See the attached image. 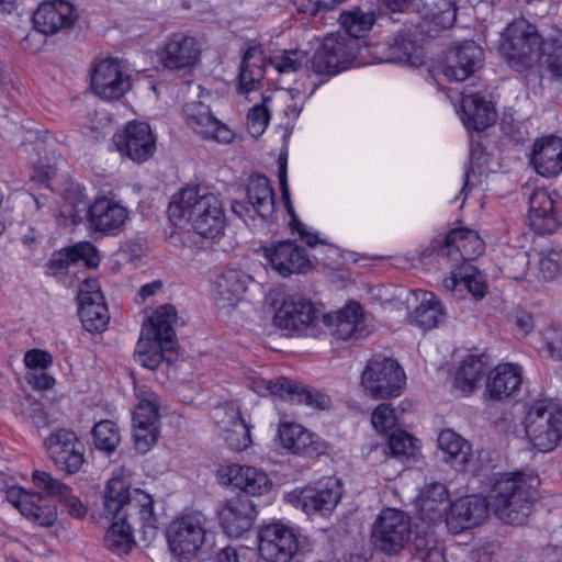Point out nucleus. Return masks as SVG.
<instances>
[{
	"label": "nucleus",
	"instance_id": "f257e3e1",
	"mask_svg": "<svg viewBox=\"0 0 562 562\" xmlns=\"http://www.w3.org/2000/svg\"><path fill=\"white\" fill-rule=\"evenodd\" d=\"M168 214L175 224L189 223L204 238L216 239L225 227V213L220 196L200 187L182 189L170 202Z\"/></svg>",
	"mask_w": 562,
	"mask_h": 562
},
{
	"label": "nucleus",
	"instance_id": "f03ea898",
	"mask_svg": "<svg viewBox=\"0 0 562 562\" xmlns=\"http://www.w3.org/2000/svg\"><path fill=\"white\" fill-rule=\"evenodd\" d=\"M538 485L539 479L536 475L506 473L495 480L487 503L502 521L522 525L531 513Z\"/></svg>",
	"mask_w": 562,
	"mask_h": 562
},
{
	"label": "nucleus",
	"instance_id": "7ed1b4c3",
	"mask_svg": "<svg viewBox=\"0 0 562 562\" xmlns=\"http://www.w3.org/2000/svg\"><path fill=\"white\" fill-rule=\"evenodd\" d=\"M104 513L134 528H157L151 495L139 488L131 490L128 482L116 473L108 481L104 490Z\"/></svg>",
	"mask_w": 562,
	"mask_h": 562
},
{
	"label": "nucleus",
	"instance_id": "20e7f679",
	"mask_svg": "<svg viewBox=\"0 0 562 562\" xmlns=\"http://www.w3.org/2000/svg\"><path fill=\"white\" fill-rule=\"evenodd\" d=\"M548 45L536 25L517 19L503 32L499 50L514 70L524 72L539 63Z\"/></svg>",
	"mask_w": 562,
	"mask_h": 562
},
{
	"label": "nucleus",
	"instance_id": "39448f33",
	"mask_svg": "<svg viewBox=\"0 0 562 562\" xmlns=\"http://www.w3.org/2000/svg\"><path fill=\"white\" fill-rule=\"evenodd\" d=\"M524 429L530 443L549 452L562 442V405L551 400L532 403L524 418Z\"/></svg>",
	"mask_w": 562,
	"mask_h": 562
},
{
	"label": "nucleus",
	"instance_id": "423d86ee",
	"mask_svg": "<svg viewBox=\"0 0 562 562\" xmlns=\"http://www.w3.org/2000/svg\"><path fill=\"white\" fill-rule=\"evenodd\" d=\"M205 517L201 513L182 515L166 529L169 551L177 562H195L205 540Z\"/></svg>",
	"mask_w": 562,
	"mask_h": 562
},
{
	"label": "nucleus",
	"instance_id": "0eeeda50",
	"mask_svg": "<svg viewBox=\"0 0 562 562\" xmlns=\"http://www.w3.org/2000/svg\"><path fill=\"white\" fill-rule=\"evenodd\" d=\"M405 381V373L397 361L381 355L368 361L361 375L363 390L375 398L398 396Z\"/></svg>",
	"mask_w": 562,
	"mask_h": 562
},
{
	"label": "nucleus",
	"instance_id": "6e6552de",
	"mask_svg": "<svg viewBox=\"0 0 562 562\" xmlns=\"http://www.w3.org/2000/svg\"><path fill=\"white\" fill-rule=\"evenodd\" d=\"M137 404L133 412V438L135 448L146 453L158 438L160 397L145 386L135 387Z\"/></svg>",
	"mask_w": 562,
	"mask_h": 562
},
{
	"label": "nucleus",
	"instance_id": "1a4fd4ad",
	"mask_svg": "<svg viewBox=\"0 0 562 562\" xmlns=\"http://www.w3.org/2000/svg\"><path fill=\"white\" fill-rule=\"evenodd\" d=\"M411 519L404 512L386 508L376 517L372 527V542L386 554L400 553L411 539Z\"/></svg>",
	"mask_w": 562,
	"mask_h": 562
},
{
	"label": "nucleus",
	"instance_id": "9d476101",
	"mask_svg": "<svg viewBox=\"0 0 562 562\" xmlns=\"http://www.w3.org/2000/svg\"><path fill=\"white\" fill-rule=\"evenodd\" d=\"M356 43L346 34H330L312 58V69L317 75L333 76L346 69L355 58Z\"/></svg>",
	"mask_w": 562,
	"mask_h": 562
},
{
	"label": "nucleus",
	"instance_id": "9b49d317",
	"mask_svg": "<svg viewBox=\"0 0 562 562\" xmlns=\"http://www.w3.org/2000/svg\"><path fill=\"white\" fill-rule=\"evenodd\" d=\"M232 212L246 224L256 216L269 217L274 211V193L267 177L254 175L248 179L246 201H233Z\"/></svg>",
	"mask_w": 562,
	"mask_h": 562
},
{
	"label": "nucleus",
	"instance_id": "f8f14e48",
	"mask_svg": "<svg viewBox=\"0 0 562 562\" xmlns=\"http://www.w3.org/2000/svg\"><path fill=\"white\" fill-rule=\"evenodd\" d=\"M274 324L296 335L317 337L318 310L308 300L289 297L283 301L274 315Z\"/></svg>",
	"mask_w": 562,
	"mask_h": 562
},
{
	"label": "nucleus",
	"instance_id": "ddd939ff",
	"mask_svg": "<svg viewBox=\"0 0 562 562\" xmlns=\"http://www.w3.org/2000/svg\"><path fill=\"white\" fill-rule=\"evenodd\" d=\"M251 389L260 395H274L296 404L325 409L329 405V397L318 391L301 386L286 378L265 380L254 378Z\"/></svg>",
	"mask_w": 562,
	"mask_h": 562
},
{
	"label": "nucleus",
	"instance_id": "4468645a",
	"mask_svg": "<svg viewBox=\"0 0 562 562\" xmlns=\"http://www.w3.org/2000/svg\"><path fill=\"white\" fill-rule=\"evenodd\" d=\"M342 496V485L335 476L325 477L314 485L303 487L296 497V507L307 515L328 516Z\"/></svg>",
	"mask_w": 562,
	"mask_h": 562
},
{
	"label": "nucleus",
	"instance_id": "2eb2a0df",
	"mask_svg": "<svg viewBox=\"0 0 562 562\" xmlns=\"http://www.w3.org/2000/svg\"><path fill=\"white\" fill-rule=\"evenodd\" d=\"M44 445L59 470L74 474L81 469L85 448L72 430L57 429L45 439Z\"/></svg>",
	"mask_w": 562,
	"mask_h": 562
},
{
	"label": "nucleus",
	"instance_id": "dca6fc26",
	"mask_svg": "<svg viewBox=\"0 0 562 562\" xmlns=\"http://www.w3.org/2000/svg\"><path fill=\"white\" fill-rule=\"evenodd\" d=\"M299 542L293 529L280 524H269L259 533V553L269 562H290L297 552Z\"/></svg>",
	"mask_w": 562,
	"mask_h": 562
},
{
	"label": "nucleus",
	"instance_id": "f3484780",
	"mask_svg": "<svg viewBox=\"0 0 562 562\" xmlns=\"http://www.w3.org/2000/svg\"><path fill=\"white\" fill-rule=\"evenodd\" d=\"M91 88L104 100H117L130 90L131 80L117 59L106 58L95 65Z\"/></svg>",
	"mask_w": 562,
	"mask_h": 562
},
{
	"label": "nucleus",
	"instance_id": "a211bd4d",
	"mask_svg": "<svg viewBox=\"0 0 562 562\" xmlns=\"http://www.w3.org/2000/svg\"><path fill=\"white\" fill-rule=\"evenodd\" d=\"M187 125L205 139L228 144L234 139V132L218 121L210 108L202 102H190L183 106Z\"/></svg>",
	"mask_w": 562,
	"mask_h": 562
},
{
	"label": "nucleus",
	"instance_id": "6ab92c4d",
	"mask_svg": "<svg viewBox=\"0 0 562 562\" xmlns=\"http://www.w3.org/2000/svg\"><path fill=\"white\" fill-rule=\"evenodd\" d=\"M117 150L136 162L147 160L155 151L156 139L148 124L131 122L114 135Z\"/></svg>",
	"mask_w": 562,
	"mask_h": 562
},
{
	"label": "nucleus",
	"instance_id": "aec40b11",
	"mask_svg": "<svg viewBox=\"0 0 562 562\" xmlns=\"http://www.w3.org/2000/svg\"><path fill=\"white\" fill-rule=\"evenodd\" d=\"M490 505L482 496L471 495L456 499L446 514V524L452 533L480 525L488 515Z\"/></svg>",
	"mask_w": 562,
	"mask_h": 562
},
{
	"label": "nucleus",
	"instance_id": "412c9836",
	"mask_svg": "<svg viewBox=\"0 0 562 562\" xmlns=\"http://www.w3.org/2000/svg\"><path fill=\"white\" fill-rule=\"evenodd\" d=\"M79 315L88 331H102L110 321L108 307L95 281H87L78 293Z\"/></svg>",
	"mask_w": 562,
	"mask_h": 562
},
{
	"label": "nucleus",
	"instance_id": "4be33fe9",
	"mask_svg": "<svg viewBox=\"0 0 562 562\" xmlns=\"http://www.w3.org/2000/svg\"><path fill=\"white\" fill-rule=\"evenodd\" d=\"M483 56V49L479 45L467 41L449 52L442 74L451 81H463L481 69Z\"/></svg>",
	"mask_w": 562,
	"mask_h": 562
},
{
	"label": "nucleus",
	"instance_id": "5701e85b",
	"mask_svg": "<svg viewBox=\"0 0 562 562\" xmlns=\"http://www.w3.org/2000/svg\"><path fill=\"white\" fill-rule=\"evenodd\" d=\"M263 254L272 269L282 277L303 273L311 266L304 248L289 240L279 241L274 246L266 247Z\"/></svg>",
	"mask_w": 562,
	"mask_h": 562
},
{
	"label": "nucleus",
	"instance_id": "b1692460",
	"mask_svg": "<svg viewBox=\"0 0 562 562\" xmlns=\"http://www.w3.org/2000/svg\"><path fill=\"white\" fill-rule=\"evenodd\" d=\"M255 517V504L245 496L225 502L218 513L223 529L229 537L235 538L240 537L251 528Z\"/></svg>",
	"mask_w": 562,
	"mask_h": 562
},
{
	"label": "nucleus",
	"instance_id": "393cba45",
	"mask_svg": "<svg viewBox=\"0 0 562 562\" xmlns=\"http://www.w3.org/2000/svg\"><path fill=\"white\" fill-rule=\"evenodd\" d=\"M76 19L72 4L64 0H45L33 14V23L43 34H55L70 26Z\"/></svg>",
	"mask_w": 562,
	"mask_h": 562
},
{
	"label": "nucleus",
	"instance_id": "a878e982",
	"mask_svg": "<svg viewBox=\"0 0 562 562\" xmlns=\"http://www.w3.org/2000/svg\"><path fill=\"white\" fill-rule=\"evenodd\" d=\"M128 218L127 210L106 198L98 199L89 207L88 222L91 229L109 235L121 232Z\"/></svg>",
	"mask_w": 562,
	"mask_h": 562
},
{
	"label": "nucleus",
	"instance_id": "bb28decb",
	"mask_svg": "<svg viewBox=\"0 0 562 562\" xmlns=\"http://www.w3.org/2000/svg\"><path fill=\"white\" fill-rule=\"evenodd\" d=\"M220 473L221 479L226 480L225 483L248 495H262L271 487V481L267 473L255 467L234 463L223 467Z\"/></svg>",
	"mask_w": 562,
	"mask_h": 562
},
{
	"label": "nucleus",
	"instance_id": "cd10ccee",
	"mask_svg": "<svg viewBox=\"0 0 562 562\" xmlns=\"http://www.w3.org/2000/svg\"><path fill=\"white\" fill-rule=\"evenodd\" d=\"M217 427L227 446L235 451H240L251 443L250 430L235 406L218 408L215 412Z\"/></svg>",
	"mask_w": 562,
	"mask_h": 562
},
{
	"label": "nucleus",
	"instance_id": "c85d7f7f",
	"mask_svg": "<svg viewBox=\"0 0 562 562\" xmlns=\"http://www.w3.org/2000/svg\"><path fill=\"white\" fill-rule=\"evenodd\" d=\"M531 165L542 177L558 176L562 171V139L547 136L536 140Z\"/></svg>",
	"mask_w": 562,
	"mask_h": 562
},
{
	"label": "nucleus",
	"instance_id": "c756f323",
	"mask_svg": "<svg viewBox=\"0 0 562 562\" xmlns=\"http://www.w3.org/2000/svg\"><path fill=\"white\" fill-rule=\"evenodd\" d=\"M457 12V4L453 0H427L420 9V26L429 36L434 37L454 24Z\"/></svg>",
	"mask_w": 562,
	"mask_h": 562
},
{
	"label": "nucleus",
	"instance_id": "7c9ffc66",
	"mask_svg": "<svg viewBox=\"0 0 562 562\" xmlns=\"http://www.w3.org/2000/svg\"><path fill=\"white\" fill-rule=\"evenodd\" d=\"M200 46L194 37L173 35L166 44L161 60L166 68H191L200 59Z\"/></svg>",
	"mask_w": 562,
	"mask_h": 562
},
{
	"label": "nucleus",
	"instance_id": "2f4dec72",
	"mask_svg": "<svg viewBox=\"0 0 562 562\" xmlns=\"http://www.w3.org/2000/svg\"><path fill=\"white\" fill-rule=\"evenodd\" d=\"M251 277L238 269L223 271L214 282L215 300L220 308L234 307L244 296Z\"/></svg>",
	"mask_w": 562,
	"mask_h": 562
},
{
	"label": "nucleus",
	"instance_id": "473e14b6",
	"mask_svg": "<svg viewBox=\"0 0 562 562\" xmlns=\"http://www.w3.org/2000/svg\"><path fill=\"white\" fill-rule=\"evenodd\" d=\"M528 222L537 234L554 233L560 222L554 213L553 200L546 190H535L529 198Z\"/></svg>",
	"mask_w": 562,
	"mask_h": 562
},
{
	"label": "nucleus",
	"instance_id": "72a5a7b5",
	"mask_svg": "<svg viewBox=\"0 0 562 562\" xmlns=\"http://www.w3.org/2000/svg\"><path fill=\"white\" fill-rule=\"evenodd\" d=\"M33 482L38 490L47 495L58 498L59 503L67 509L68 514L80 518L87 513L86 506L72 494L71 488L65 483L52 476L46 471H34Z\"/></svg>",
	"mask_w": 562,
	"mask_h": 562
},
{
	"label": "nucleus",
	"instance_id": "f704fd0d",
	"mask_svg": "<svg viewBox=\"0 0 562 562\" xmlns=\"http://www.w3.org/2000/svg\"><path fill=\"white\" fill-rule=\"evenodd\" d=\"M483 250L484 244L475 231L457 228L446 236V244L441 251L443 256H453L456 262L459 260L470 262Z\"/></svg>",
	"mask_w": 562,
	"mask_h": 562
},
{
	"label": "nucleus",
	"instance_id": "c9c22d12",
	"mask_svg": "<svg viewBox=\"0 0 562 562\" xmlns=\"http://www.w3.org/2000/svg\"><path fill=\"white\" fill-rule=\"evenodd\" d=\"M177 319V312L171 305L158 307L148 324L142 328L140 336L154 340H159L168 350H173L177 346L176 331L173 324Z\"/></svg>",
	"mask_w": 562,
	"mask_h": 562
},
{
	"label": "nucleus",
	"instance_id": "e433bc0d",
	"mask_svg": "<svg viewBox=\"0 0 562 562\" xmlns=\"http://www.w3.org/2000/svg\"><path fill=\"white\" fill-rule=\"evenodd\" d=\"M322 321L327 326H335L336 331L334 335L342 340L349 338L359 339L366 335L362 327V308L355 302L336 313L324 314Z\"/></svg>",
	"mask_w": 562,
	"mask_h": 562
},
{
	"label": "nucleus",
	"instance_id": "4c0bfd02",
	"mask_svg": "<svg viewBox=\"0 0 562 562\" xmlns=\"http://www.w3.org/2000/svg\"><path fill=\"white\" fill-rule=\"evenodd\" d=\"M461 117L468 130L481 132L495 123L496 111L479 93L463 94Z\"/></svg>",
	"mask_w": 562,
	"mask_h": 562
},
{
	"label": "nucleus",
	"instance_id": "58836bf2",
	"mask_svg": "<svg viewBox=\"0 0 562 562\" xmlns=\"http://www.w3.org/2000/svg\"><path fill=\"white\" fill-rule=\"evenodd\" d=\"M438 447L445 454L443 460L457 471L464 470L472 457L470 442L451 429L442 430L437 439Z\"/></svg>",
	"mask_w": 562,
	"mask_h": 562
},
{
	"label": "nucleus",
	"instance_id": "ea45409f",
	"mask_svg": "<svg viewBox=\"0 0 562 562\" xmlns=\"http://www.w3.org/2000/svg\"><path fill=\"white\" fill-rule=\"evenodd\" d=\"M520 383L521 373L518 367L510 363L498 364L488 376L486 393L493 400H502L512 395Z\"/></svg>",
	"mask_w": 562,
	"mask_h": 562
},
{
	"label": "nucleus",
	"instance_id": "a19ab883",
	"mask_svg": "<svg viewBox=\"0 0 562 562\" xmlns=\"http://www.w3.org/2000/svg\"><path fill=\"white\" fill-rule=\"evenodd\" d=\"M419 304L409 316V322L424 329H432L446 318V310L434 293L427 291L415 292Z\"/></svg>",
	"mask_w": 562,
	"mask_h": 562
},
{
	"label": "nucleus",
	"instance_id": "79ce46f5",
	"mask_svg": "<svg viewBox=\"0 0 562 562\" xmlns=\"http://www.w3.org/2000/svg\"><path fill=\"white\" fill-rule=\"evenodd\" d=\"M443 286L448 291L464 288L477 299L483 297L486 292L483 276L470 262H462L460 266L453 267L450 277L443 280Z\"/></svg>",
	"mask_w": 562,
	"mask_h": 562
},
{
	"label": "nucleus",
	"instance_id": "37998d69",
	"mask_svg": "<svg viewBox=\"0 0 562 562\" xmlns=\"http://www.w3.org/2000/svg\"><path fill=\"white\" fill-rule=\"evenodd\" d=\"M79 260H83L90 267H97L99 256L95 247L90 243H80L55 251L48 261V269L53 274H56Z\"/></svg>",
	"mask_w": 562,
	"mask_h": 562
},
{
	"label": "nucleus",
	"instance_id": "c03bdc74",
	"mask_svg": "<svg viewBox=\"0 0 562 562\" xmlns=\"http://www.w3.org/2000/svg\"><path fill=\"white\" fill-rule=\"evenodd\" d=\"M448 490L445 484L430 483L419 494V509L423 516L431 521L440 519L446 510Z\"/></svg>",
	"mask_w": 562,
	"mask_h": 562
},
{
	"label": "nucleus",
	"instance_id": "a18cd8bd",
	"mask_svg": "<svg viewBox=\"0 0 562 562\" xmlns=\"http://www.w3.org/2000/svg\"><path fill=\"white\" fill-rule=\"evenodd\" d=\"M487 363L483 357L470 355L463 359L454 378V386L464 394L471 393L482 380Z\"/></svg>",
	"mask_w": 562,
	"mask_h": 562
},
{
	"label": "nucleus",
	"instance_id": "49530a36",
	"mask_svg": "<svg viewBox=\"0 0 562 562\" xmlns=\"http://www.w3.org/2000/svg\"><path fill=\"white\" fill-rule=\"evenodd\" d=\"M383 60L387 63H407L412 66H417L424 61V49L411 36L398 34L394 38L393 44L390 45V53Z\"/></svg>",
	"mask_w": 562,
	"mask_h": 562
},
{
	"label": "nucleus",
	"instance_id": "de8ad7c7",
	"mask_svg": "<svg viewBox=\"0 0 562 562\" xmlns=\"http://www.w3.org/2000/svg\"><path fill=\"white\" fill-rule=\"evenodd\" d=\"M337 20L347 32V37L355 41L357 44V37L371 30L376 16L374 11H364L360 8H356L350 11L341 12Z\"/></svg>",
	"mask_w": 562,
	"mask_h": 562
},
{
	"label": "nucleus",
	"instance_id": "09e8293b",
	"mask_svg": "<svg viewBox=\"0 0 562 562\" xmlns=\"http://www.w3.org/2000/svg\"><path fill=\"white\" fill-rule=\"evenodd\" d=\"M112 524L104 537L105 547L114 553L126 554L135 544L133 538L134 527L120 519H112Z\"/></svg>",
	"mask_w": 562,
	"mask_h": 562
},
{
	"label": "nucleus",
	"instance_id": "8fccbe9b",
	"mask_svg": "<svg viewBox=\"0 0 562 562\" xmlns=\"http://www.w3.org/2000/svg\"><path fill=\"white\" fill-rule=\"evenodd\" d=\"M22 515L35 525L41 527H50L57 519L56 507L49 504L41 493H34L30 502L24 505Z\"/></svg>",
	"mask_w": 562,
	"mask_h": 562
},
{
	"label": "nucleus",
	"instance_id": "3c124183",
	"mask_svg": "<svg viewBox=\"0 0 562 562\" xmlns=\"http://www.w3.org/2000/svg\"><path fill=\"white\" fill-rule=\"evenodd\" d=\"M93 443L97 449L112 453L121 443V432L117 425L109 419L101 420L92 428Z\"/></svg>",
	"mask_w": 562,
	"mask_h": 562
},
{
	"label": "nucleus",
	"instance_id": "603ef678",
	"mask_svg": "<svg viewBox=\"0 0 562 562\" xmlns=\"http://www.w3.org/2000/svg\"><path fill=\"white\" fill-rule=\"evenodd\" d=\"M164 351L169 350L162 346V342L140 336L134 357L140 366L155 370L164 360Z\"/></svg>",
	"mask_w": 562,
	"mask_h": 562
},
{
	"label": "nucleus",
	"instance_id": "864d4df0",
	"mask_svg": "<svg viewBox=\"0 0 562 562\" xmlns=\"http://www.w3.org/2000/svg\"><path fill=\"white\" fill-rule=\"evenodd\" d=\"M413 544L419 562H446L445 548L432 535L416 536Z\"/></svg>",
	"mask_w": 562,
	"mask_h": 562
},
{
	"label": "nucleus",
	"instance_id": "5fc2aeb1",
	"mask_svg": "<svg viewBox=\"0 0 562 562\" xmlns=\"http://www.w3.org/2000/svg\"><path fill=\"white\" fill-rule=\"evenodd\" d=\"M342 1L344 0H294V4L299 12L322 22L327 19L336 20V8Z\"/></svg>",
	"mask_w": 562,
	"mask_h": 562
},
{
	"label": "nucleus",
	"instance_id": "6e6d98bb",
	"mask_svg": "<svg viewBox=\"0 0 562 562\" xmlns=\"http://www.w3.org/2000/svg\"><path fill=\"white\" fill-rule=\"evenodd\" d=\"M270 64L280 74L295 72L307 61V55L300 49L283 50L269 59Z\"/></svg>",
	"mask_w": 562,
	"mask_h": 562
},
{
	"label": "nucleus",
	"instance_id": "4d7b16f0",
	"mask_svg": "<svg viewBox=\"0 0 562 562\" xmlns=\"http://www.w3.org/2000/svg\"><path fill=\"white\" fill-rule=\"evenodd\" d=\"M371 423L376 430L384 432L400 424V416L391 404H380L372 413Z\"/></svg>",
	"mask_w": 562,
	"mask_h": 562
},
{
	"label": "nucleus",
	"instance_id": "13d9d810",
	"mask_svg": "<svg viewBox=\"0 0 562 562\" xmlns=\"http://www.w3.org/2000/svg\"><path fill=\"white\" fill-rule=\"evenodd\" d=\"M561 252L554 249L541 251L538 259V271L543 280H553L560 273Z\"/></svg>",
	"mask_w": 562,
	"mask_h": 562
},
{
	"label": "nucleus",
	"instance_id": "bf43d9fd",
	"mask_svg": "<svg viewBox=\"0 0 562 562\" xmlns=\"http://www.w3.org/2000/svg\"><path fill=\"white\" fill-rule=\"evenodd\" d=\"M387 448L395 458L408 457L414 453L413 437L404 430H396L390 436Z\"/></svg>",
	"mask_w": 562,
	"mask_h": 562
},
{
	"label": "nucleus",
	"instance_id": "052dcab7",
	"mask_svg": "<svg viewBox=\"0 0 562 562\" xmlns=\"http://www.w3.org/2000/svg\"><path fill=\"white\" fill-rule=\"evenodd\" d=\"M270 121V112L265 104H257L249 110L247 115V128L257 137L261 135Z\"/></svg>",
	"mask_w": 562,
	"mask_h": 562
},
{
	"label": "nucleus",
	"instance_id": "680f3d73",
	"mask_svg": "<svg viewBox=\"0 0 562 562\" xmlns=\"http://www.w3.org/2000/svg\"><path fill=\"white\" fill-rule=\"evenodd\" d=\"M543 56H546L549 72L557 78H562V36L549 41Z\"/></svg>",
	"mask_w": 562,
	"mask_h": 562
},
{
	"label": "nucleus",
	"instance_id": "e2e57ef3",
	"mask_svg": "<svg viewBox=\"0 0 562 562\" xmlns=\"http://www.w3.org/2000/svg\"><path fill=\"white\" fill-rule=\"evenodd\" d=\"M289 450L296 454L313 457L319 453L321 442L312 432L303 428L296 441L291 442Z\"/></svg>",
	"mask_w": 562,
	"mask_h": 562
},
{
	"label": "nucleus",
	"instance_id": "0e129e2a",
	"mask_svg": "<svg viewBox=\"0 0 562 562\" xmlns=\"http://www.w3.org/2000/svg\"><path fill=\"white\" fill-rule=\"evenodd\" d=\"M540 334L549 356L562 360V327L549 326Z\"/></svg>",
	"mask_w": 562,
	"mask_h": 562
},
{
	"label": "nucleus",
	"instance_id": "69168bd1",
	"mask_svg": "<svg viewBox=\"0 0 562 562\" xmlns=\"http://www.w3.org/2000/svg\"><path fill=\"white\" fill-rule=\"evenodd\" d=\"M257 552L247 547L239 549L224 548L217 553L216 562H256Z\"/></svg>",
	"mask_w": 562,
	"mask_h": 562
},
{
	"label": "nucleus",
	"instance_id": "338daca9",
	"mask_svg": "<svg viewBox=\"0 0 562 562\" xmlns=\"http://www.w3.org/2000/svg\"><path fill=\"white\" fill-rule=\"evenodd\" d=\"M248 60L246 54L239 74V90L243 92L251 91L262 76L261 68H250Z\"/></svg>",
	"mask_w": 562,
	"mask_h": 562
},
{
	"label": "nucleus",
	"instance_id": "774afa93",
	"mask_svg": "<svg viewBox=\"0 0 562 562\" xmlns=\"http://www.w3.org/2000/svg\"><path fill=\"white\" fill-rule=\"evenodd\" d=\"M529 266V256L526 251H517L506 265L507 272L515 280L524 279Z\"/></svg>",
	"mask_w": 562,
	"mask_h": 562
}]
</instances>
